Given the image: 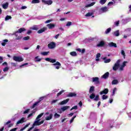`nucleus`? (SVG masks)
<instances>
[{
  "instance_id": "f257e3e1",
  "label": "nucleus",
  "mask_w": 131,
  "mask_h": 131,
  "mask_svg": "<svg viewBox=\"0 0 131 131\" xmlns=\"http://www.w3.org/2000/svg\"><path fill=\"white\" fill-rule=\"evenodd\" d=\"M121 61V60L120 59H118L115 63L113 67V70H114V71H116L117 70H118V68H119V67L120 66Z\"/></svg>"
},
{
  "instance_id": "f03ea898",
  "label": "nucleus",
  "mask_w": 131,
  "mask_h": 131,
  "mask_svg": "<svg viewBox=\"0 0 131 131\" xmlns=\"http://www.w3.org/2000/svg\"><path fill=\"white\" fill-rule=\"evenodd\" d=\"M13 35H15L16 40H20V39H22V38H23L22 35H21L20 34H19V33H18V32H15L13 33Z\"/></svg>"
},
{
  "instance_id": "7ed1b4c3",
  "label": "nucleus",
  "mask_w": 131,
  "mask_h": 131,
  "mask_svg": "<svg viewBox=\"0 0 131 131\" xmlns=\"http://www.w3.org/2000/svg\"><path fill=\"white\" fill-rule=\"evenodd\" d=\"M13 60L16 62H22L23 61V58L19 56H14Z\"/></svg>"
},
{
  "instance_id": "20e7f679",
  "label": "nucleus",
  "mask_w": 131,
  "mask_h": 131,
  "mask_svg": "<svg viewBox=\"0 0 131 131\" xmlns=\"http://www.w3.org/2000/svg\"><path fill=\"white\" fill-rule=\"evenodd\" d=\"M55 47H56V43H55V42H51L49 44H48L49 49H55Z\"/></svg>"
},
{
  "instance_id": "39448f33",
  "label": "nucleus",
  "mask_w": 131,
  "mask_h": 131,
  "mask_svg": "<svg viewBox=\"0 0 131 131\" xmlns=\"http://www.w3.org/2000/svg\"><path fill=\"white\" fill-rule=\"evenodd\" d=\"M42 3L45 4V5H48L50 6L53 4V1L52 0L46 1V0H41Z\"/></svg>"
},
{
  "instance_id": "423d86ee",
  "label": "nucleus",
  "mask_w": 131,
  "mask_h": 131,
  "mask_svg": "<svg viewBox=\"0 0 131 131\" xmlns=\"http://www.w3.org/2000/svg\"><path fill=\"white\" fill-rule=\"evenodd\" d=\"M92 80L93 82H95V83H96V84H100V80L99 79V77H93L92 78Z\"/></svg>"
},
{
  "instance_id": "0eeeda50",
  "label": "nucleus",
  "mask_w": 131,
  "mask_h": 131,
  "mask_svg": "<svg viewBox=\"0 0 131 131\" xmlns=\"http://www.w3.org/2000/svg\"><path fill=\"white\" fill-rule=\"evenodd\" d=\"M53 66H55V69H60V67L61 66V63L59 61H57L56 63L52 64Z\"/></svg>"
},
{
  "instance_id": "6e6552de",
  "label": "nucleus",
  "mask_w": 131,
  "mask_h": 131,
  "mask_svg": "<svg viewBox=\"0 0 131 131\" xmlns=\"http://www.w3.org/2000/svg\"><path fill=\"white\" fill-rule=\"evenodd\" d=\"M77 96V94L75 93H72V92H70L67 95V97L68 98H72L73 97H76Z\"/></svg>"
},
{
  "instance_id": "1a4fd4ad",
  "label": "nucleus",
  "mask_w": 131,
  "mask_h": 131,
  "mask_svg": "<svg viewBox=\"0 0 131 131\" xmlns=\"http://www.w3.org/2000/svg\"><path fill=\"white\" fill-rule=\"evenodd\" d=\"M39 121H40V119H38L36 121H35L32 126V128H34V126H39Z\"/></svg>"
},
{
  "instance_id": "9d476101",
  "label": "nucleus",
  "mask_w": 131,
  "mask_h": 131,
  "mask_svg": "<svg viewBox=\"0 0 131 131\" xmlns=\"http://www.w3.org/2000/svg\"><path fill=\"white\" fill-rule=\"evenodd\" d=\"M45 60L47 61L48 62H50V63H56V59H52L50 58H45Z\"/></svg>"
},
{
  "instance_id": "9b49d317",
  "label": "nucleus",
  "mask_w": 131,
  "mask_h": 131,
  "mask_svg": "<svg viewBox=\"0 0 131 131\" xmlns=\"http://www.w3.org/2000/svg\"><path fill=\"white\" fill-rule=\"evenodd\" d=\"M109 93V90L108 89H104L103 91L100 92V95H107Z\"/></svg>"
},
{
  "instance_id": "f8f14e48",
  "label": "nucleus",
  "mask_w": 131,
  "mask_h": 131,
  "mask_svg": "<svg viewBox=\"0 0 131 131\" xmlns=\"http://www.w3.org/2000/svg\"><path fill=\"white\" fill-rule=\"evenodd\" d=\"M108 46L110 48H117V45L116 43H114L113 42H111L108 43Z\"/></svg>"
},
{
  "instance_id": "ddd939ff",
  "label": "nucleus",
  "mask_w": 131,
  "mask_h": 131,
  "mask_svg": "<svg viewBox=\"0 0 131 131\" xmlns=\"http://www.w3.org/2000/svg\"><path fill=\"white\" fill-rule=\"evenodd\" d=\"M48 28L47 27H43L37 31V33L40 34V33H42V32H45L46 30H47Z\"/></svg>"
},
{
  "instance_id": "4468645a",
  "label": "nucleus",
  "mask_w": 131,
  "mask_h": 131,
  "mask_svg": "<svg viewBox=\"0 0 131 131\" xmlns=\"http://www.w3.org/2000/svg\"><path fill=\"white\" fill-rule=\"evenodd\" d=\"M69 98H68L66 100H64L63 101H62L61 102H60L59 103V105H65V104H67L68 102H69Z\"/></svg>"
},
{
  "instance_id": "2eb2a0df",
  "label": "nucleus",
  "mask_w": 131,
  "mask_h": 131,
  "mask_svg": "<svg viewBox=\"0 0 131 131\" xmlns=\"http://www.w3.org/2000/svg\"><path fill=\"white\" fill-rule=\"evenodd\" d=\"M110 74L109 73V72H107L103 75H102L101 77L102 78H104V79H107V78L109 77Z\"/></svg>"
},
{
  "instance_id": "dca6fc26",
  "label": "nucleus",
  "mask_w": 131,
  "mask_h": 131,
  "mask_svg": "<svg viewBox=\"0 0 131 131\" xmlns=\"http://www.w3.org/2000/svg\"><path fill=\"white\" fill-rule=\"evenodd\" d=\"M24 122H25V118L23 117L20 120L17 122L16 124H20V123H23Z\"/></svg>"
},
{
  "instance_id": "f3484780",
  "label": "nucleus",
  "mask_w": 131,
  "mask_h": 131,
  "mask_svg": "<svg viewBox=\"0 0 131 131\" xmlns=\"http://www.w3.org/2000/svg\"><path fill=\"white\" fill-rule=\"evenodd\" d=\"M47 27H48L49 29H53L55 27V24H49L47 25Z\"/></svg>"
},
{
  "instance_id": "a211bd4d",
  "label": "nucleus",
  "mask_w": 131,
  "mask_h": 131,
  "mask_svg": "<svg viewBox=\"0 0 131 131\" xmlns=\"http://www.w3.org/2000/svg\"><path fill=\"white\" fill-rule=\"evenodd\" d=\"M105 46V42L103 40L100 41L98 44H97V47H102Z\"/></svg>"
},
{
  "instance_id": "6ab92c4d",
  "label": "nucleus",
  "mask_w": 131,
  "mask_h": 131,
  "mask_svg": "<svg viewBox=\"0 0 131 131\" xmlns=\"http://www.w3.org/2000/svg\"><path fill=\"white\" fill-rule=\"evenodd\" d=\"M24 31H26V29H25V28H21L16 32H17L18 33H22V32Z\"/></svg>"
},
{
  "instance_id": "aec40b11",
  "label": "nucleus",
  "mask_w": 131,
  "mask_h": 131,
  "mask_svg": "<svg viewBox=\"0 0 131 131\" xmlns=\"http://www.w3.org/2000/svg\"><path fill=\"white\" fill-rule=\"evenodd\" d=\"M103 60L104 61V63H110L111 62V59L108 58L107 59V57H103Z\"/></svg>"
},
{
  "instance_id": "412c9836",
  "label": "nucleus",
  "mask_w": 131,
  "mask_h": 131,
  "mask_svg": "<svg viewBox=\"0 0 131 131\" xmlns=\"http://www.w3.org/2000/svg\"><path fill=\"white\" fill-rule=\"evenodd\" d=\"M69 108H70V106L67 105L61 107V110H62V111L64 112V111H66V110H67L68 109H69Z\"/></svg>"
},
{
  "instance_id": "4be33fe9",
  "label": "nucleus",
  "mask_w": 131,
  "mask_h": 131,
  "mask_svg": "<svg viewBox=\"0 0 131 131\" xmlns=\"http://www.w3.org/2000/svg\"><path fill=\"white\" fill-rule=\"evenodd\" d=\"M53 118V114H50L49 116H47L45 118L46 120H51Z\"/></svg>"
},
{
  "instance_id": "5701e85b",
  "label": "nucleus",
  "mask_w": 131,
  "mask_h": 131,
  "mask_svg": "<svg viewBox=\"0 0 131 131\" xmlns=\"http://www.w3.org/2000/svg\"><path fill=\"white\" fill-rule=\"evenodd\" d=\"M39 103V101H37V102H35L32 106V109H34V108H35V107H37V106H38Z\"/></svg>"
},
{
  "instance_id": "b1692460",
  "label": "nucleus",
  "mask_w": 131,
  "mask_h": 131,
  "mask_svg": "<svg viewBox=\"0 0 131 131\" xmlns=\"http://www.w3.org/2000/svg\"><path fill=\"white\" fill-rule=\"evenodd\" d=\"M2 7H3V9H4V10H6V9H8V7H9V3H6L4 4H3Z\"/></svg>"
},
{
  "instance_id": "393cba45",
  "label": "nucleus",
  "mask_w": 131,
  "mask_h": 131,
  "mask_svg": "<svg viewBox=\"0 0 131 131\" xmlns=\"http://www.w3.org/2000/svg\"><path fill=\"white\" fill-rule=\"evenodd\" d=\"M76 50H77L78 52H80L82 54H84V53L85 52V49H83L81 50V49L78 48V49H77Z\"/></svg>"
},
{
  "instance_id": "a878e982",
  "label": "nucleus",
  "mask_w": 131,
  "mask_h": 131,
  "mask_svg": "<svg viewBox=\"0 0 131 131\" xmlns=\"http://www.w3.org/2000/svg\"><path fill=\"white\" fill-rule=\"evenodd\" d=\"M120 34L119 33V30H117L113 33V35H114V36H119Z\"/></svg>"
},
{
  "instance_id": "bb28decb",
  "label": "nucleus",
  "mask_w": 131,
  "mask_h": 131,
  "mask_svg": "<svg viewBox=\"0 0 131 131\" xmlns=\"http://www.w3.org/2000/svg\"><path fill=\"white\" fill-rule=\"evenodd\" d=\"M93 92H95V86H91L90 89L89 93L90 94H92V93H93Z\"/></svg>"
},
{
  "instance_id": "cd10ccee",
  "label": "nucleus",
  "mask_w": 131,
  "mask_h": 131,
  "mask_svg": "<svg viewBox=\"0 0 131 131\" xmlns=\"http://www.w3.org/2000/svg\"><path fill=\"white\" fill-rule=\"evenodd\" d=\"M70 54L71 56H72L73 57H76V56H77V53H76V52L75 51L71 52Z\"/></svg>"
},
{
  "instance_id": "c85d7f7f",
  "label": "nucleus",
  "mask_w": 131,
  "mask_h": 131,
  "mask_svg": "<svg viewBox=\"0 0 131 131\" xmlns=\"http://www.w3.org/2000/svg\"><path fill=\"white\" fill-rule=\"evenodd\" d=\"M101 11H102V12H107V11H108V9L107 8V7H102L100 9Z\"/></svg>"
},
{
  "instance_id": "c756f323",
  "label": "nucleus",
  "mask_w": 131,
  "mask_h": 131,
  "mask_svg": "<svg viewBox=\"0 0 131 131\" xmlns=\"http://www.w3.org/2000/svg\"><path fill=\"white\" fill-rule=\"evenodd\" d=\"M31 29L32 30H38V27L36 25H34L32 28H31Z\"/></svg>"
},
{
  "instance_id": "7c9ffc66",
  "label": "nucleus",
  "mask_w": 131,
  "mask_h": 131,
  "mask_svg": "<svg viewBox=\"0 0 131 131\" xmlns=\"http://www.w3.org/2000/svg\"><path fill=\"white\" fill-rule=\"evenodd\" d=\"M95 97H96V95L95 94V93H92L90 95V98L91 100H93V99H95Z\"/></svg>"
},
{
  "instance_id": "2f4dec72",
  "label": "nucleus",
  "mask_w": 131,
  "mask_h": 131,
  "mask_svg": "<svg viewBox=\"0 0 131 131\" xmlns=\"http://www.w3.org/2000/svg\"><path fill=\"white\" fill-rule=\"evenodd\" d=\"M96 4V2H92L90 4H88L86 5L87 8H90V7H93L95 4Z\"/></svg>"
},
{
  "instance_id": "473e14b6",
  "label": "nucleus",
  "mask_w": 131,
  "mask_h": 131,
  "mask_svg": "<svg viewBox=\"0 0 131 131\" xmlns=\"http://www.w3.org/2000/svg\"><path fill=\"white\" fill-rule=\"evenodd\" d=\"M118 83V80L114 79L112 82V84H117Z\"/></svg>"
},
{
  "instance_id": "72a5a7b5",
  "label": "nucleus",
  "mask_w": 131,
  "mask_h": 131,
  "mask_svg": "<svg viewBox=\"0 0 131 131\" xmlns=\"http://www.w3.org/2000/svg\"><path fill=\"white\" fill-rule=\"evenodd\" d=\"M99 100H100V96L97 94L95 98L94 99V101H99Z\"/></svg>"
},
{
  "instance_id": "f704fd0d",
  "label": "nucleus",
  "mask_w": 131,
  "mask_h": 131,
  "mask_svg": "<svg viewBox=\"0 0 131 131\" xmlns=\"http://www.w3.org/2000/svg\"><path fill=\"white\" fill-rule=\"evenodd\" d=\"M111 32V28H109L106 29V30L105 31V34H108V33H110Z\"/></svg>"
},
{
  "instance_id": "c9c22d12",
  "label": "nucleus",
  "mask_w": 131,
  "mask_h": 131,
  "mask_svg": "<svg viewBox=\"0 0 131 131\" xmlns=\"http://www.w3.org/2000/svg\"><path fill=\"white\" fill-rule=\"evenodd\" d=\"M39 0H32V4H39Z\"/></svg>"
},
{
  "instance_id": "e433bc0d",
  "label": "nucleus",
  "mask_w": 131,
  "mask_h": 131,
  "mask_svg": "<svg viewBox=\"0 0 131 131\" xmlns=\"http://www.w3.org/2000/svg\"><path fill=\"white\" fill-rule=\"evenodd\" d=\"M43 114H44V113H41L40 114H39V115H38L37 116V118H36V120H38V119H39V118H40L43 115Z\"/></svg>"
},
{
  "instance_id": "4c0bfd02",
  "label": "nucleus",
  "mask_w": 131,
  "mask_h": 131,
  "mask_svg": "<svg viewBox=\"0 0 131 131\" xmlns=\"http://www.w3.org/2000/svg\"><path fill=\"white\" fill-rule=\"evenodd\" d=\"M12 18L11 15H7L5 17V21H8V20H10Z\"/></svg>"
},
{
  "instance_id": "58836bf2",
  "label": "nucleus",
  "mask_w": 131,
  "mask_h": 131,
  "mask_svg": "<svg viewBox=\"0 0 131 131\" xmlns=\"http://www.w3.org/2000/svg\"><path fill=\"white\" fill-rule=\"evenodd\" d=\"M64 92H65L64 90H61V91H60L59 93H58L57 94V97H59V96H61V95H62V94H63V93H64Z\"/></svg>"
},
{
  "instance_id": "ea45409f",
  "label": "nucleus",
  "mask_w": 131,
  "mask_h": 131,
  "mask_svg": "<svg viewBox=\"0 0 131 131\" xmlns=\"http://www.w3.org/2000/svg\"><path fill=\"white\" fill-rule=\"evenodd\" d=\"M107 0H100L99 1V3L101 4V5H104V4H105Z\"/></svg>"
},
{
  "instance_id": "a19ab883",
  "label": "nucleus",
  "mask_w": 131,
  "mask_h": 131,
  "mask_svg": "<svg viewBox=\"0 0 131 131\" xmlns=\"http://www.w3.org/2000/svg\"><path fill=\"white\" fill-rule=\"evenodd\" d=\"M85 17H91V16H93V13L92 12H88L85 14Z\"/></svg>"
},
{
  "instance_id": "79ce46f5",
  "label": "nucleus",
  "mask_w": 131,
  "mask_h": 131,
  "mask_svg": "<svg viewBox=\"0 0 131 131\" xmlns=\"http://www.w3.org/2000/svg\"><path fill=\"white\" fill-rule=\"evenodd\" d=\"M50 52H43L41 53V55H43V56H48V54H49Z\"/></svg>"
},
{
  "instance_id": "37998d69",
  "label": "nucleus",
  "mask_w": 131,
  "mask_h": 131,
  "mask_svg": "<svg viewBox=\"0 0 131 131\" xmlns=\"http://www.w3.org/2000/svg\"><path fill=\"white\" fill-rule=\"evenodd\" d=\"M29 39H30V37L29 36L23 38V40H29Z\"/></svg>"
},
{
  "instance_id": "c03bdc74",
  "label": "nucleus",
  "mask_w": 131,
  "mask_h": 131,
  "mask_svg": "<svg viewBox=\"0 0 131 131\" xmlns=\"http://www.w3.org/2000/svg\"><path fill=\"white\" fill-rule=\"evenodd\" d=\"M35 59H36V62H40L41 61V58H38V56H36L35 57Z\"/></svg>"
},
{
  "instance_id": "a18cd8bd",
  "label": "nucleus",
  "mask_w": 131,
  "mask_h": 131,
  "mask_svg": "<svg viewBox=\"0 0 131 131\" xmlns=\"http://www.w3.org/2000/svg\"><path fill=\"white\" fill-rule=\"evenodd\" d=\"M76 118V116H74L70 121V123L71 124L73 122L74 119Z\"/></svg>"
},
{
  "instance_id": "49530a36",
  "label": "nucleus",
  "mask_w": 131,
  "mask_h": 131,
  "mask_svg": "<svg viewBox=\"0 0 131 131\" xmlns=\"http://www.w3.org/2000/svg\"><path fill=\"white\" fill-rule=\"evenodd\" d=\"M121 55H122V56L124 57V58L125 59V52H124V50L121 51Z\"/></svg>"
},
{
  "instance_id": "de8ad7c7",
  "label": "nucleus",
  "mask_w": 131,
  "mask_h": 131,
  "mask_svg": "<svg viewBox=\"0 0 131 131\" xmlns=\"http://www.w3.org/2000/svg\"><path fill=\"white\" fill-rule=\"evenodd\" d=\"M60 115L58 114L57 113H55L54 114V118H59V117H60Z\"/></svg>"
},
{
  "instance_id": "09e8293b",
  "label": "nucleus",
  "mask_w": 131,
  "mask_h": 131,
  "mask_svg": "<svg viewBox=\"0 0 131 131\" xmlns=\"http://www.w3.org/2000/svg\"><path fill=\"white\" fill-rule=\"evenodd\" d=\"M116 88H115L113 90V94L112 95V96H115V92H116Z\"/></svg>"
},
{
  "instance_id": "8fccbe9b",
  "label": "nucleus",
  "mask_w": 131,
  "mask_h": 131,
  "mask_svg": "<svg viewBox=\"0 0 131 131\" xmlns=\"http://www.w3.org/2000/svg\"><path fill=\"white\" fill-rule=\"evenodd\" d=\"M77 110V105H75L74 106H73L71 109V111L72 110Z\"/></svg>"
},
{
  "instance_id": "3c124183",
  "label": "nucleus",
  "mask_w": 131,
  "mask_h": 131,
  "mask_svg": "<svg viewBox=\"0 0 131 131\" xmlns=\"http://www.w3.org/2000/svg\"><path fill=\"white\" fill-rule=\"evenodd\" d=\"M106 99H108V96L106 95H102V99L106 100Z\"/></svg>"
},
{
  "instance_id": "603ef678",
  "label": "nucleus",
  "mask_w": 131,
  "mask_h": 131,
  "mask_svg": "<svg viewBox=\"0 0 131 131\" xmlns=\"http://www.w3.org/2000/svg\"><path fill=\"white\" fill-rule=\"evenodd\" d=\"M29 111H30V108L27 109L26 111H25L24 112V114H27V113H28V112H29Z\"/></svg>"
},
{
  "instance_id": "864d4df0",
  "label": "nucleus",
  "mask_w": 131,
  "mask_h": 131,
  "mask_svg": "<svg viewBox=\"0 0 131 131\" xmlns=\"http://www.w3.org/2000/svg\"><path fill=\"white\" fill-rule=\"evenodd\" d=\"M71 25H72V22L71 21H68L67 23V25H66V26H71Z\"/></svg>"
},
{
  "instance_id": "5fc2aeb1",
  "label": "nucleus",
  "mask_w": 131,
  "mask_h": 131,
  "mask_svg": "<svg viewBox=\"0 0 131 131\" xmlns=\"http://www.w3.org/2000/svg\"><path fill=\"white\" fill-rule=\"evenodd\" d=\"M44 98H45V97H40L39 99V101H38V102H39V103H40V102H41V101H42Z\"/></svg>"
},
{
  "instance_id": "6e6d98bb",
  "label": "nucleus",
  "mask_w": 131,
  "mask_h": 131,
  "mask_svg": "<svg viewBox=\"0 0 131 131\" xmlns=\"http://www.w3.org/2000/svg\"><path fill=\"white\" fill-rule=\"evenodd\" d=\"M9 71V67H6L3 69L4 72H6Z\"/></svg>"
},
{
  "instance_id": "4d7b16f0",
  "label": "nucleus",
  "mask_w": 131,
  "mask_h": 131,
  "mask_svg": "<svg viewBox=\"0 0 131 131\" xmlns=\"http://www.w3.org/2000/svg\"><path fill=\"white\" fill-rule=\"evenodd\" d=\"M34 113H35V112H33V113L30 114L28 116V118H29V117H31V116H32Z\"/></svg>"
},
{
  "instance_id": "13d9d810",
  "label": "nucleus",
  "mask_w": 131,
  "mask_h": 131,
  "mask_svg": "<svg viewBox=\"0 0 131 131\" xmlns=\"http://www.w3.org/2000/svg\"><path fill=\"white\" fill-rule=\"evenodd\" d=\"M53 21V19H49L45 21L46 24H47V23H51Z\"/></svg>"
},
{
  "instance_id": "bf43d9fd",
  "label": "nucleus",
  "mask_w": 131,
  "mask_h": 131,
  "mask_svg": "<svg viewBox=\"0 0 131 131\" xmlns=\"http://www.w3.org/2000/svg\"><path fill=\"white\" fill-rule=\"evenodd\" d=\"M114 24L115 26H118L119 25V20H118L117 21L115 22Z\"/></svg>"
},
{
  "instance_id": "052dcab7",
  "label": "nucleus",
  "mask_w": 131,
  "mask_h": 131,
  "mask_svg": "<svg viewBox=\"0 0 131 131\" xmlns=\"http://www.w3.org/2000/svg\"><path fill=\"white\" fill-rule=\"evenodd\" d=\"M100 57H101V53H97L96 54V58H100Z\"/></svg>"
},
{
  "instance_id": "680f3d73",
  "label": "nucleus",
  "mask_w": 131,
  "mask_h": 131,
  "mask_svg": "<svg viewBox=\"0 0 131 131\" xmlns=\"http://www.w3.org/2000/svg\"><path fill=\"white\" fill-rule=\"evenodd\" d=\"M3 61H4V58H3V57L0 56V64H2Z\"/></svg>"
},
{
  "instance_id": "e2e57ef3",
  "label": "nucleus",
  "mask_w": 131,
  "mask_h": 131,
  "mask_svg": "<svg viewBox=\"0 0 131 131\" xmlns=\"http://www.w3.org/2000/svg\"><path fill=\"white\" fill-rule=\"evenodd\" d=\"M58 102V100H52V101L51 102V104H55V103Z\"/></svg>"
},
{
  "instance_id": "0e129e2a",
  "label": "nucleus",
  "mask_w": 131,
  "mask_h": 131,
  "mask_svg": "<svg viewBox=\"0 0 131 131\" xmlns=\"http://www.w3.org/2000/svg\"><path fill=\"white\" fill-rule=\"evenodd\" d=\"M26 65H28V63H25L21 64V66H20V67H23L24 66H26Z\"/></svg>"
},
{
  "instance_id": "69168bd1",
  "label": "nucleus",
  "mask_w": 131,
  "mask_h": 131,
  "mask_svg": "<svg viewBox=\"0 0 131 131\" xmlns=\"http://www.w3.org/2000/svg\"><path fill=\"white\" fill-rule=\"evenodd\" d=\"M30 33H32V31L31 30H28L27 32V34H30Z\"/></svg>"
},
{
  "instance_id": "338daca9",
  "label": "nucleus",
  "mask_w": 131,
  "mask_h": 131,
  "mask_svg": "<svg viewBox=\"0 0 131 131\" xmlns=\"http://www.w3.org/2000/svg\"><path fill=\"white\" fill-rule=\"evenodd\" d=\"M127 63V62L126 61H124L123 62V64H122V66H123V67H125V66H126V64L125 63Z\"/></svg>"
},
{
  "instance_id": "774afa93",
  "label": "nucleus",
  "mask_w": 131,
  "mask_h": 131,
  "mask_svg": "<svg viewBox=\"0 0 131 131\" xmlns=\"http://www.w3.org/2000/svg\"><path fill=\"white\" fill-rule=\"evenodd\" d=\"M113 2H109L108 3V4H107V5L108 6H110V5H113Z\"/></svg>"
}]
</instances>
